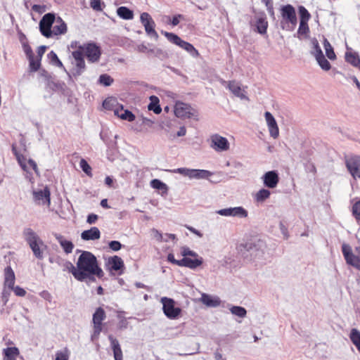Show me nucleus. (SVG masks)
Segmentation results:
<instances>
[{
	"label": "nucleus",
	"mask_w": 360,
	"mask_h": 360,
	"mask_svg": "<svg viewBox=\"0 0 360 360\" xmlns=\"http://www.w3.org/2000/svg\"><path fill=\"white\" fill-rule=\"evenodd\" d=\"M74 278L79 281H95L94 276H103V271L98 264L96 257L89 251H81L72 272Z\"/></svg>",
	"instance_id": "nucleus-1"
},
{
	"label": "nucleus",
	"mask_w": 360,
	"mask_h": 360,
	"mask_svg": "<svg viewBox=\"0 0 360 360\" xmlns=\"http://www.w3.org/2000/svg\"><path fill=\"white\" fill-rule=\"evenodd\" d=\"M23 236L25 241L31 248L34 255L37 259H43L44 250L46 249V245L37 233L32 229L26 228L23 231Z\"/></svg>",
	"instance_id": "nucleus-2"
},
{
	"label": "nucleus",
	"mask_w": 360,
	"mask_h": 360,
	"mask_svg": "<svg viewBox=\"0 0 360 360\" xmlns=\"http://www.w3.org/2000/svg\"><path fill=\"white\" fill-rule=\"evenodd\" d=\"M281 14L283 18L282 28L288 31L294 30L297 22L295 8L290 4L283 6L281 8Z\"/></svg>",
	"instance_id": "nucleus-3"
},
{
	"label": "nucleus",
	"mask_w": 360,
	"mask_h": 360,
	"mask_svg": "<svg viewBox=\"0 0 360 360\" xmlns=\"http://www.w3.org/2000/svg\"><path fill=\"white\" fill-rule=\"evenodd\" d=\"M160 302L162 304L163 312L168 319H176L181 314V309L176 306L173 299L163 297L160 299Z\"/></svg>",
	"instance_id": "nucleus-4"
},
{
	"label": "nucleus",
	"mask_w": 360,
	"mask_h": 360,
	"mask_svg": "<svg viewBox=\"0 0 360 360\" xmlns=\"http://www.w3.org/2000/svg\"><path fill=\"white\" fill-rule=\"evenodd\" d=\"M78 51L82 52L90 63H96L99 60L101 55L100 47L94 43L84 44L79 46Z\"/></svg>",
	"instance_id": "nucleus-5"
},
{
	"label": "nucleus",
	"mask_w": 360,
	"mask_h": 360,
	"mask_svg": "<svg viewBox=\"0 0 360 360\" xmlns=\"http://www.w3.org/2000/svg\"><path fill=\"white\" fill-rule=\"evenodd\" d=\"M208 142L210 147L217 153L226 152L230 149L229 140L219 134H212Z\"/></svg>",
	"instance_id": "nucleus-6"
},
{
	"label": "nucleus",
	"mask_w": 360,
	"mask_h": 360,
	"mask_svg": "<svg viewBox=\"0 0 360 360\" xmlns=\"http://www.w3.org/2000/svg\"><path fill=\"white\" fill-rule=\"evenodd\" d=\"M51 192L48 186L32 190L33 200L35 204L49 207L51 205Z\"/></svg>",
	"instance_id": "nucleus-7"
},
{
	"label": "nucleus",
	"mask_w": 360,
	"mask_h": 360,
	"mask_svg": "<svg viewBox=\"0 0 360 360\" xmlns=\"http://www.w3.org/2000/svg\"><path fill=\"white\" fill-rule=\"evenodd\" d=\"M342 252L346 262L360 270V248H356L357 255H354L352 252L349 245L344 243L342 245Z\"/></svg>",
	"instance_id": "nucleus-8"
},
{
	"label": "nucleus",
	"mask_w": 360,
	"mask_h": 360,
	"mask_svg": "<svg viewBox=\"0 0 360 360\" xmlns=\"http://www.w3.org/2000/svg\"><path fill=\"white\" fill-rule=\"evenodd\" d=\"M140 21L144 27L147 35L157 40L159 36L155 30V23L150 15L147 12L142 13L140 15Z\"/></svg>",
	"instance_id": "nucleus-9"
},
{
	"label": "nucleus",
	"mask_w": 360,
	"mask_h": 360,
	"mask_svg": "<svg viewBox=\"0 0 360 360\" xmlns=\"http://www.w3.org/2000/svg\"><path fill=\"white\" fill-rule=\"evenodd\" d=\"M221 83L225 86L236 97L241 100H248L247 96V92L245 91L246 87L242 86V85L235 80L226 82L221 79Z\"/></svg>",
	"instance_id": "nucleus-10"
},
{
	"label": "nucleus",
	"mask_w": 360,
	"mask_h": 360,
	"mask_svg": "<svg viewBox=\"0 0 360 360\" xmlns=\"http://www.w3.org/2000/svg\"><path fill=\"white\" fill-rule=\"evenodd\" d=\"M74 58V68L72 70V75L75 77L80 76L86 70L85 61L82 52L80 51H75L72 53Z\"/></svg>",
	"instance_id": "nucleus-11"
},
{
	"label": "nucleus",
	"mask_w": 360,
	"mask_h": 360,
	"mask_svg": "<svg viewBox=\"0 0 360 360\" xmlns=\"http://www.w3.org/2000/svg\"><path fill=\"white\" fill-rule=\"evenodd\" d=\"M55 15L53 13L45 14L39 22V29L41 34L46 38L51 37V29L55 22Z\"/></svg>",
	"instance_id": "nucleus-12"
},
{
	"label": "nucleus",
	"mask_w": 360,
	"mask_h": 360,
	"mask_svg": "<svg viewBox=\"0 0 360 360\" xmlns=\"http://www.w3.org/2000/svg\"><path fill=\"white\" fill-rule=\"evenodd\" d=\"M195 111L187 103L177 101L174 105L175 115L181 119L191 118L195 115Z\"/></svg>",
	"instance_id": "nucleus-13"
},
{
	"label": "nucleus",
	"mask_w": 360,
	"mask_h": 360,
	"mask_svg": "<svg viewBox=\"0 0 360 360\" xmlns=\"http://www.w3.org/2000/svg\"><path fill=\"white\" fill-rule=\"evenodd\" d=\"M216 212L221 216L238 218H246L248 215V211L240 206L221 209L217 210Z\"/></svg>",
	"instance_id": "nucleus-14"
},
{
	"label": "nucleus",
	"mask_w": 360,
	"mask_h": 360,
	"mask_svg": "<svg viewBox=\"0 0 360 360\" xmlns=\"http://www.w3.org/2000/svg\"><path fill=\"white\" fill-rule=\"evenodd\" d=\"M265 247L264 243L259 240L248 243L245 245V248L250 252L254 259H260L263 257Z\"/></svg>",
	"instance_id": "nucleus-15"
},
{
	"label": "nucleus",
	"mask_w": 360,
	"mask_h": 360,
	"mask_svg": "<svg viewBox=\"0 0 360 360\" xmlns=\"http://www.w3.org/2000/svg\"><path fill=\"white\" fill-rule=\"evenodd\" d=\"M264 186L268 188H275L279 182L278 173L276 170L265 172L261 177Z\"/></svg>",
	"instance_id": "nucleus-16"
},
{
	"label": "nucleus",
	"mask_w": 360,
	"mask_h": 360,
	"mask_svg": "<svg viewBox=\"0 0 360 360\" xmlns=\"http://www.w3.org/2000/svg\"><path fill=\"white\" fill-rule=\"evenodd\" d=\"M346 165L351 175L360 179V156H352L346 161Z\"/></svg>",
	"instance_id": "nucleus-17"
},
{
	"label": "nucleus",
	"mask_w": 360,
	"mask_h": 360,
	"mask_svg": "<svg viewBox=\"0 0 360 360\" xmlns=\"http://www.w3.org/2000/svg\"><path fill=\"white\" fill-rule=\"evenodd\" d=\"M264 117L270 136L274 139H277L279 136V129L275 118L269 112L264 113Z\"/></svg>",
	"instance_id": "nucleus-18"
},
{
	"label": "nucleus",
	"mask_w": 360,
	"mask_h": 360,
	"mask_svg": "<svg viewBox=\"0 0 360 360\" xmlns=\"http://www.w3.org/2000/svg\"><path fill=\"white\" fill-rule=\"evenodd\" d=\"M49 260L50 263L56 264L57 266L61 267L63 271H67L72 274L74 265L72 262L59 256L51 257Z\"/></svg>",
	"instance_id": "nucleus-19"
},
{
	"label": "nucleus",
	"mask_w": 360,
	"mask_h": 360,
	"mask_svg": "<svg viewBox=\"0 0 360 360\" xmlns=\"http://www.w3.org/2000/svg\"><path fill=\"white\" fill-rule=\"evenodd\" d=\"M203 262V259L201 257H196L193 258L184 257L181 259L179 266L188 267L191 269H195L200 266Z\"/></svg>",
	"instance_id": "nucleus-20"
},
{
	"label": "nucleus",
	"mask_w": 360,
	"mask_h": 360,
	"mask_svg": "<svg viewBox=\"0 0 360 360\" xmlns=\"http://www.w3.org/2000/svg\"><path fill=\"white\" fill-rule=\"evenodd\" d=\"M200 302L208 307H217L221 304V300L217 296L202 293L200 299Z\"/></svg>",
	"instance_id": "nucleus-21"
},
{
	"label": "nucleus",
	"mask_w": 360,
	"mask_h": 360,
	"mask_svg": "<svg viewBox=\"0 0 360 360\" xmlns=\"http://www.w3.org/2000/svg\"><path fill=\"white\" fill-rule=\"evenodd\" d=\"M51 32V37L53 35L63 34L67 32V25L65 22L58 17L55 19V22H53Z\"/></svg>",
	"instance_id": "nucleus-22"
},
{
	"label": "nucleus",
	"mask_w": 360,
	"mask_h": 360,
	"mask_svg": "<svg viewBox=\"0 0 360 360\" xmlns=\"http://www.w3.org/2000/svg\"><path fill=\"white\" fill-rule=\"evenodd\" d=\"M53 236L67 255L72 252L74 245L70 240H67L63 236L59 233H54Z\"/></svg>",
	"instance_id": "nucleus-23"
},
{
	"label": "nucleus",
	"mask_w": 360,
	"mask_h": 360,
	"mask_svg": "<svg viewBox=\"0 0 360 360\" xmlns=\"http://www.w3.org/2000/svg\"><path fill=\"white\" fill-rule=\"evenodd\" d=\"M115 360H123L122 351L118 340L112 335L108 336Z\"/></svg>",
	"instance_id": "nucleus-24"
},
{
	"label": "nucleus",
	"mask_w": 360,
	"mask_h": 360,
	"mask_svg": "<svg viewBox=\"0 0 360 360\" xmlns=\"http://www.w3.org/2000/svg\"><path fill=\"white\" fill-rule=\"evenodd\" d=\"M101 237V232L97 227H91L81 233V238L84 240H98Z\"/></svg>",
	"instance_id": "nucleus-25"
},
{
	"label": "nucleus",
	"mask_w": 360,
	"mask_h": 360,
	"mask_svg": "<svg viewBox=\"0 0 360 360\" xmlns=\"http://www.w3.org/2000/svg\"><path fill=\"white\" fill-rule=\"evenodd\" d=\"M15 274L11 266H7L4 269V288L8 289L13 288L15 284Z\"/></svg>",
	"instance_id": "nucleus-26"
},
{
	"label": "nucleus",
	"mask_w": 360,
	"mask_h": 360,
	"mask_svg": "<svg viewBox=\"0 0 360 360\" xmlns=\"http://www.w3.org/2000/svg\"><path fill=\"white\" fill-rule=\"evenodd\" d=\"M114 114L123 120L132 122L135 120V115L128 110H124L123 106L113 109Z\"/></svg>",
	"instance_id": "nucleus-27"
},
{
	"label": "nucleus",
	"mask_w": 360,
	"mask_h": 360,
	"mask_svg": "<svg viewBox=\"0 0 360 360\" xmlns=\"http://www.w3.org/2000/svg\"><path fill=\"white\" fill-rule=\"evenodd\" d=\"M213 173L209 170L206 169H191V174L190 179H209Z\"/></svg>",
	"instance_id": "nucleus-28"
},
{
	"label": "nucleus",
	"mask_w": 360,
	"mask_h": 360,
	"mask_svg": "<svg viewBox=\"0 0 360 360\" xmlns=\"http://www.w3.org/2000/svg\"><path fill=\"white\" fill-rule=\"evenodd\" d=\"M4 360H17L20 351L16 347H6L3 349Z\"/></svg>",
	"instance_id": "nucleus-29"
},
{
	"label": "nucleus",
	"mask_w": 360,
	"mask_h": 360,
	"mask_svg": "<svg viewBox=\"0 0 360 360\" xmlns=\"http://www.w3.org/2000/svg\"><path fill=\"white\" fill-rule=\"evenodd\" d=\"M108 265L111 271H118L124 267L122 259L118 256L109 258Z\"/></svg>",
	"instance_id": "nucleus-30"
},
{
	"label": "nucleus",
	"mask_w": 360,
	"mask_h": 360,
	"mask_svg": "<svg viewBox=\"0 0 360 360\" xmlns=\"http://www.w3.org/2000/svg\"><path fill=\"white\" fill-rule=\"evenodd\" d=\"M345 60L347 63L360 70V58L357 53L352 51H347L345 53Z\"/></svg>",
	"instance_id": "nucleus-31"
},
{
	"label": "nucleus",
	"mask_w": 360,
	"mask_h": 360,
	"mask_svg": "<svg viewBox=\"0 0 360 360\" xmlns=\"http://www.w3.org/2000/svg\"><path fill=\"white\" fill-rule=\"evenodd\" d=\"M117 15L124 20H132L134 18V13L131 10L126 6H120L117 9Z\"/></svg>",
	"instance_id": "nucleus-32"
},
{
	"label": "nucleus",
	"mask_w": 360,
	"mask_h": 360,
	"mask_svg": "<svg viewBox=\"0 0 360 360\" xmlns=\"http://www.w3.org/2000/svg\"><path fill=\"white\" fill-rule=\"evenodd\" d=\"M271 192L266 188H262L259 190L255 195L254 199L258 203H262L266 200L269 198Z\"/></svg>",
	"instance_id": "nucleus-33"
},
{
	"label": "nucleus",
	"mask_w": 360,
	"mask_h": 360,
	"mask_svg": "<svg viewBox=\"0 0 360 360\" xmlns=\"http://www.w3.org/2000/svg\"><path fill=\"white\" fill-rule=\"evenodd\" d=\"M150 103L148 105L149 110H153L155 114H160L162 111V108L159 105L160 100L156 96H150Z\"/></svg>",
	"instance_id": "nucleus-34"
},
{
	"label": "nucleus",
	"mask_w": 360,
	"mask_h": 360,
	"mask_svg": "<svg viewBox=\"0 0 360 360\" xmlns=\"http://www.w3.org/2000/svg\"><path fill=\"white\" fill-rule=\"evenodd\" d=\"M268 27V22L265 17L260 16L258 17L256 20V27L257 30L259 34H265L266 32Z\"/></svg>",
	"instance_id": "nucleus-35"
},
{
	"label": "nucleus",
	"mask_w": 360,
	"mask_h": 360,
	"mask_svg": "<svg viewBox=\"0 0 360 360\" xmlns=\"http://www.w3.org/2000/svg\"><path fill=\"white\" fill-rule=\"evenodd\" d=\"M323 46L326 51V55L328 59L330 60H334L336 59V55L334 52L333 48L332 47L330 42L328 41L326 38L323 37Z\"/></svg>",
	"instance_id": "nucleus-36"
},
{
	"label": "nucleus",
	"mask_w": 360,
	"mask_h": 360,
	"mask_svg": "<svg viewBox=\"0 0 360 360\" xmlns=\"http://www.w3.org/2000/svg\"><path fill=\"white\" fill-rule=\"evenodd\" d=\"M349 338L360 352V331L356 328H352L350 331Z\"/></svg>",
	"instance_id": "nucleus-37"
},
{
	"label": "nucleus",
	"mask_w": 360,
	"mask_h": 360,
	"mask_svg": "<svg viewBox=\"0 0 360 360\" xmlns=\"http://www.w3.org/2000/svg\"><path fill=\"white\" fill-rule=\"evenodd\" d=\"M105 317V310L102 307H98L93 314V323H102Z\"/></svg>",
	"instance_id": "nucleus-38"
},
{
	"label": "nucleus",
	"mask_w": 360,
	"mask_h": 360,
	"mask_svg": "<svg viewBox=\"0 0 360 360\" xmlns=\"http://www.w3.org/2000/svg\"><path fill=\"white\" fill-rule=\"evenodd\" d=\"M309 32V28L308 22H300L299 28L297 32V37L299 38H307Z\"/></svg>",
	"instance_id": "nucleus-39"
},
{
	"label": "nucleus",
	"mask_w": 360,
	"mask_h": 360,
	"mask_svg": "<svg viewBox=\"0 0 360 360\" xmlns=\"http://www.w3.org/2000/svg\"><path fill=\"white\" fill-rule=\"evenodd\" d=\"M162 129L165 131L166 136L170 140H174L176 139V135L174 129V124L172 122H167L165 125L162 127Z\"/></svg>",
	"instance_id": "nucleus-40"
},
{
	"label": "nucleus",
	"mask_w": 360,
	"mask_h": 360,
	"mask_svg": "<svg viewBox=\"0 0 360 360\" xmlns=\"http://www.w3.org/2000/svg\"><path fill=\"white\" fill-rule=\"evenodd\" d=\"M229 310L233 315L240 318H244L247 314L246 309L244 307L240 306H231L229 308Z\"/></svg>",
	"instance_id": "nucleus-41"
},
{
	"label": "nucleus",
	"mask_w": 360,
	"mask_h": 360,
	"mask_svg": "<svg viewBox=\"0 0 360 360\" xmlns=\"http://www.w3.org/2000/svg\"><path fill=\"white\" fill-rule=\"evenodd\" d=\"M318 64L321 68L325 71H328L331 68V65L328 60L325 58L323 54L315 57Z\"/></svg>",
	"instance_id": "nucleus-42"
},
{
	"label": "nucleus",
	"mask_w": 360,
	"mask_h": 360,
	"mask_svg": "<svg viewBox=\"0 0 360 360\" xmlns=\"http://www.w3.org/2000/svg\"><path fill=\"white\" fill-rule=\"evenodd\" d=\"M70 356V351L68 347L58 350L56 352L55 360H68Z\"/></svg>",
	"instance_id": "nucleus-43"
},
{
	"label": "nucleus",
	"mask_w": 360,
	"mask_h": 360,
	"mask_svg": "<svg viewBox=\"0 0 360 360\" xmlns=\"http://www.w3.org/2000/svg\"><path fill=\"white\" fill-rule=\"evenodd\" d=\"M162 34L167 37V39L172 43L180 46V44H181L183 40L176 34L172 33V32H162Z\"/></svg>",
	"instance_id": "nucleus-44"
},
{
	"label": "nucleus",
	"mask_w": 360,
	"mask_h": 360,
	"mask_svg": "<svg viewBox=\"0 0 360 360\" xmlns=\"http://www.w3.org/2000/svg\"><path fill=\"white\" fill-rule=\"evenodd\" d=\"M20 42H21L22 46L23 51L25 53L27 58L33 56L34 53H33V51L32 50V48L28 44V43L27 41V39H26V38H25V37L24 35H22L20 37Z\"/></svg>",
	"instance_id": "nucleus-45"
},
{
	"label": "nucleus",
	"mask_w": 360,
	"mask_h": 360,
	"mask_svg": "<svg viewBox=\"0 0 360 360\" xmlns=\"http://www.w3.org/2000/svg\"><path fill=\"white\" fill-rule=\"evenodd\" d=\"M311 44L312 46L311 54L314 57H317L321 54H323L322 52V50L319 46V41L316 39H315V38L311 39Z\"/></svg>",
	"instance_id": "nucleus-46"
},
{
	"label": "nucleus",
	"mask_w": 360,
	"mask_h": 360,
	"mask_svg": "<svg viewBox=\"0 0 360 360\" xmlns=\"http://www.w3.org/2000/svg\"><path fill=\"white\" fill-rule=\"evenodd\" d=\"M150 186L155 189L163 191L165 193L167 192V186L159 179H153Z\"/></svg>",
	"instance_id": "nucleus-47"
},
{
	"label": "nucleus",
	"mask_w": 360,
	"mask_h": 360,
	"mask_svg": "<svg viewBox=\"0 0 360 360\" xmlns=\"http://www.w3.org/2000/svg\"><path fill=\"white\" fill-rule=\"evenodd\" d=\"M171 173L173 174H180L184 176L188 177L189 179L191 178V169L187 167H180L169 170Z\"/></svg>",
	"instance_id": "nucleus-48"
},
{
	"label": "nucleus",
	"mask_w": 360,
	"mask_h": 360,
	"mask_svg": "<svg viewBox=\"0 0 360 360\" xmlns=\"http://www.w3.org/2000/svg\"><path fill=\"white\" fill-rule=\"evenodd\" d=\"M113 79L107 74L101 75L98 79V82L105 86H110L113 83Z\"/></svg>",
	"instance_id": "nucleus-49"
},
{
	"label": "nucleus",
	"mask_w": 360,
	"mask_h": 360,
	"mask_svg": "<svg viewBox=\"0 0 360 360\" xmlns=\"http://www.w3.org/2000/svg\"><path fill=\"white\" fill-rule=\"evenodd\" d=\"M180 47L182 48L183 49L186 50L187 52L191 53L192 56L198 55L197 50L194 48V46L191 44H190L187 41H185L183 40L181 44H180Z\"/></svg>",
	"instance_id": "nucleus-50"
},
{
	"label": "nucleus",
	"mask_w": 360,
	"mask_h": 360,
	"mask_svg": "<svg viewBox=\"0 0 360 360\" xmlns=\"http://www.w3.org/2000/svg\"><path fill=\"white\" fill-rule=\"evenodd\" d=\"M150 234H151L152 238L159 243H161L162 241L168 242V239L164 238L163 234L155 229H151Z\"/></svg>",
	"instance_id": "nucleus-51"
},
{
	"label": "nucleus",
	"mask_w": 360,
	"mask_h": 360,
	"mask_svg": "<svg viewBox=\"0 0 360 360\" xmlns=\"http://www.w3.org/2000/svg\"><path fill=\"white\" fill-rule=\"evenodd\" d=\"M299 13L300 16V22H308L310 19V14L308 11L302 6L299 7Z\"/></svg>",
	"instance_id": "nucleus-52"
},
{
	"label": "nucleus",
	"mask_w": 360,
	"mask_h": 360,
	"mask_svg": "<svg viewBox=\"0 0 360 360\" xmlns=\"http://www.w3.org/2000/svg\"><path fill=\"white\" fill-rule=\"evenodd\" d=\"M30 62V68L31 71H37L40 67V58H34V56H32L28 58Z\"/></svg>",
	"instance_id": "nucleus-53"
},
{
	"label": "nucleus",
	"mask_w": 360,
	"mask_h": 360,
	"mask_svg": "<svg viewBox=\"0 0 360 360\" xmlns=\"http://www.w3.org/2000/svg\"><path fill=\"white\" fill-rule=\"evenodd\" d=\"M48 58L50 60L51 63H53V65H55L58 67H60V68L63 67V63L59 60V58H58V56L56 55V53L54 51H51L48 54Z\"/></svg>",
	"instance_id": "nucleus-54"
},
{
	"label": "nucleus",
	"mask_w": 360,
	"mask_h": 360,
	"mask_svg": "<svg viewBox=\"0 0 360 360\" xmlns=\"http://www.w3.org/2000/svg\"><path fill=\"white\" fill-rule=\"evenodd\" d=\"M79 167L82 169V171L89 176H92L91 167L84 159H82L80 160Z\"/></svg>",
	"instance_id": "nucleus-55"
},
{
	"label": "nucleus",
	"mask_w": 360,
	"mask_h": 360,
	"mask_svg": "<svg viewBox=\"0 0 360 360\" xmlns=\"http://www.w3.org/2000/svg\"><path fill=\"white\" fill-rule=\"evenodd\" d=\"M117 319L119 320L118 323H117L118 328L121 329V330L127 328L128 326V321H127V318H125L122 315V313H119L117 314Z\"/></svg>",
	"instance_id": "nucleus-56"
},
{
	"label": "nucleus",
	"mask_w": 360,
	"mask_h": 360,
	"mask_svg": "<svg viewBox=\"0 0 360 360\" xmlns=\"http://www.w3.org/2000/svg\"><path fill=\"white\" fill-rule=\"evenodd\" d=\"M94 324V331L93 334L91 335V340H94L96 339H98V338L100 335L101 332L102 331V323H93Z\"/></svg>",
	"instance_id": "nucleus-57"
},
{
	"label": "nucleus",
	"mask_w": 360,
	"mask_h": 360,
	"mask_svg": "<svg viewBox=\"0 0 360 360\" xmlns=\"http://www.w3.org/2000/svg\"><path fill=\"white\" fill-rule=\"evenodd\" d=\"M352 214L356 220H360V200L356 202L352 206Z\"/></svg>",
	"instance_id": "nucleus-58"
},
{
	"label": "nucleus",
	"mask_w": 360,
	"mask_h": 360,
	"mask_svg": "<svg viewBox=\"0 0 360 360\" xmlns=\"http://www.w3.org/2000/svg\"><path fill=\"white\" fill-rule=\"evenodd\" d=\"M116 103L117 101L115 98H109L103 101V106L105 109L111 110Z\"/></svg>",
	"instance_id": "nucleus-59"
},
{
	"label": "nucleus",
	"mask_w": 360,
	"mask_h": 360,
	"mask_svg": "<svg viewBox=\"0 0 360 360\" xmlns=\"http://www.w3.org/2000/svg\"><path fill=\"white\" fill-rule=\"evenodd\" d=\"M181 255L184 256V257H187V256H191L192 257H199L197 252L191 250L188 248L186 247L182 248Z\"/></svg>",
	"instance_id": "nucleus-60"
},
{
	"label": "nucleus",
	"mask_w": 360,
	"mask_h": 360,
	"mask_svg": "<svg viewBox=\"0 0 360 360\" xmlns=\"http://www.w3.org/2000/svg\"><path fill=\"white\" fill-rule=\"evenodd\" d=\"M90 6L94 11H101L103 10L101 0H91Z\"/></svg>",
	"instance_id": "nucleus-61"
},
{
	"label": "nucleus",
	"mask_w": 360,
	"mask_h": 360,
	"mask_svg": "<svg viewBox=\"0 0 360 360\" xmlns=\"http://www.w3.org/2000/svg\"><path fill=\"white\" fill-rule=\"evenodd\" d=\"M18 163L24 171H27V160L23 156H20L15 153Z\"/></svg>",
	"instance_id": "nucleus-62"
},
{
	"label": "nucleus",
	"mask_w": 360,
	"mask_h": 360,
	"mask_svg": "<svg viewBox=\"0 0 360 360\" xmlns=\"http://www.w3.org/2000/svg\"><path fill=\"white\" fill-rule=\"evenodd\" d=\"M109 247L113 251H118L121 249L122 245L119 241L112 240L109 243Z\"/></svg>",
	"instance_id": "nucleus-63"
},
{
	"label": "nucleus",
	"mask_w": 360,
	"mask_h": 360,
	"mask_svg": "<svg viewBox=\"0 0 360 360\" xmlns=\"http://www.w3.org/2000/svg\"><path fill=\"white\" fill-rule=\"evenodd\" d=\"M11 290H13L14 293L17 296L24 297L26 294V291L20 286H13V288H11Z\"/></svg>",
	"instance_id": "nucleus-64"
}]
</instances>
